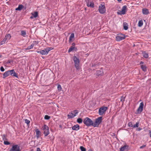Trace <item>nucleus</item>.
<instances>
[{
  "label": "nucleus",
  "mask_w": 151,
  "mask_h": 151,
  "mask_svg": "<svg viewBox=\"0 0 151 151\" xmlns=\"http://www.w3.org/2000/svg\"><path fill=\"white\" fill-rule=\"evenodd\" d=\"M83 123L87 126L89 127L93 125V121L89 118L86 117L83 121Z\"/></svg>",
  "instance_id": "f257e3e1"
},
{
  "label": "nucleus",
  "mask_w": 151,
  "mask_h": 151,
  "mask_svg": "<svg viewBox=\"0 0 151 151\" xmlns=\"http://www.w3.org/2000/svg\"><path fill=\"white\" fill-rule=\"evenodd\" d=\"M98 10L101 14H104L106 12V8L104 2H101L99 6Z\"/></svg>",
  "instance_id": "f03ea898"
},
{
  "label": "nucleus",
  "mask_w": 151,
  "mask_h": 151,
  "mask_svg": "<svg viewBox=\"0 0 151 151\" xmlns=\"http://www.w3.org/2000/svg\"><path fill=\"white\" fill-rule=\"evenodd\" d=\"M73 60L74 62L76 70H79L80 69L79 67V60L77 57L75 56L73 57Z\"/></svg>",
  "instance_id": "7ed1b4c3"
},
{
  "label": "nucleus",
  "mask_w": 151,
  "mask_h": 151,
  "mask_svg": "<svg viewBox=\"0 0 151 151\" xmlns=\"http://www.w3.org/2000/svg\"><path fill=\"white\" fill-rule=\"evenodd\" d=\"M102 118V117L100 116L96 119L94 123L93 122V126L94 127H98L101 122Z\"/></svg>",
  "instance_id": "20e7f679"
},
{
  "label": "nucleus",
  "mask_w": 151,
  "mask_h": 151,
  "mask_svg": "<svg viewBox=\"0 0 151 151\" xmlns=\"http://www.w3.org/2000/svg\"><path fill=\"white\" fill-rule=\"evenodd\" d=\"M50 50V48L47 47L46 48L44 49L43 50L38 51L37 52L38 53H40L42 55H47L48 53L49 52Z\"/></svg>",
  "instance_id": "39448f33"
},
{
  "label": "nucleus",
  "mask_w": 151,
  "mask_h": 151,
  "mask_svg": "<svg viewBox=\"0 0 151 151\" xmlns=\"http://www.w3.org/2000/svg\"><path fill=\"white\" fill-rule=\"evenodd\" d=\"M42 129L44 131V134L45 137L47 136L50 133L49 127L45 124H44L42 127Z\"/></svg>",
  "instance_id": "423d86ee"
},
{
  "label": "nucleus",
  "mask_w": 151,
  "mask_h": 151,
  "mask_svg": "<svg viewBox=\"0 0 151 151\" xmlns=\"http://www.w3.org/2000/svg\"><path fill=\"white\" fill-rule=\"evenodd\" d=\"M9 151H21L20 146L18 145H13Z\"/></svg>",
  "instance_id": "0eeeda50"
},
{
  "label": "nucleus",
  "mask_w": 151,
  "mask_h": 151,
  "mask_svg": "<svg viewBox=\"0 0 151 151\" xmlns=\"http://www.w3.org/2000/svg\"><path fill=\"white\" fill-rule=\"evenodd\" d=\"M107 109V107H102L100 108L99 111V115H102L106 111Z\"/></svg>",
  "instance_id": "6e6552de"
},
{
  "label": "nucleus",
  "mask_w": 151,
  "mask_h": 151,
  "mask_svg": "<svg viewBox=\"0 0 151 151\" xmlns=\"http://www.w3.org/2000/svg\"><path fill=\"white\" fill-rule=\"evenodd\" d=\"M144 107V104L143 102H141L139 106L137 109V111L138 114H140L142 111Z\"/></svg>",
  "instance_id": "1a4fd4ad"
},
{
  "label": "nucleus",
  "mask_w": 151,
  "mask_h": 151,
  "mask_svg": "<svg viewBox=\"0 0 151 151\" xmlns=\"http://www.w3.org/2000/svg\"><path fill=\"white\" fill-rule=\"evenodd\" d=\"M125 38V36L124 35L121 34L116 37V40L117 41H120L122 40Z\"/></svg>",
  "instance_id": "9d476101"
},
{
  "label": "nucleus",
  "mask_w": 151,
  "mask_h": 151,
  "mask_svg": "<svg viewBox=\"0 0 151 151\" xmlns=\"http://www.w3.org/2000/svg\"><path fill=\"white\" fill-rule=\"evenodd\" d=\"M127 9V6L126 5L123 6L122 9L121 11H120V13H119L118 12L117 13L120 14H124L126 13Z\"/></svg>",
  "instance_id": "9b49d317"
},
{
  "label": "nucleus",
  "mask_w": 151,
  "mask_h": 151,
  "mask_svg": "<svg viewBox=\"0 0 151 151\" xmlns=\"http://www.w3.org/2000/svg\"><path fill=\"white\" fill-rule=\"evenodd\" d=\"M128 126L129 127L133 128L138 127L139 126V122H137L135 124L133 125L132 122H130L128 124Z\"/></svg>",
  "instance_id": "f8f14e48"
},
{
  "label": "nucleus",
  "mask_w": 151,
  "mask_h": 151,
  "mask_svg": "<svg viewBox=\"0 0 151 151\" xmlns=\"http://www.w3.org/2000/svg\"><path fill=\"white\" fill-rule=\"evenodd\" d=\"M11 70H8L7 71H6L3 75V78H5L6 77H7L8 76L11 75Z\"/></svg>",
  "instance_id": "ddd939ff"
},
{
  "label": "nucleus",
  "mask_w": 151,
  "mask_h": 151,
  "mask_svg": "<svg viewBox=\"0 0 151 151\" xmlns=\"http://www.w3.org/2000/svg\"><path fill=\"white\" fill-rule=\"evenodd\" d=\"M86 4L87 5L88 7H90L92 8H93L94 7V3L92 1H87Z\"/></svg>",
  "instance_id": "4468645a"
},
{
  "label": "nucleus",
  "mask_w": 151,
  "mask_h": 151,
  "mask_svg": "<svg viewBox=\"0 0 151 151\" xmlns=\"http://www.w3.org/2000/svg\"><path fill=\"white\" fill-rule=\"evenodd\" d=\"M35 131L36 133V137L38 139L41 136V132L38 129H35Z\"/></svg>",
  "instance_id": "2eb2a0df"
},
{
  "label": "nucleus",
  "mask_w": 151,
  "mask_h": 151,
  "mask_svg": "<svg viewBox=\"0 0 151 151\" xmlns=\"http://www.w3.org/2000/svg\"><path fill=\"white\" fill-rule=\"evenodd\" d=\"M128 146L127 145H124L120 148V151H127L128 150Z\"/></svg>",
  "instance_id": "dca6fc26"
},
{
  "label": "nucleus",
  "mask_w": 151,
  "mask_h": 151,
  "mask_svg": "<svg viewBox=\"0 0 151 151\" xmlns=\"http://www.w3.org/2000/svg\"><path fill=\"white\" fill-rule=\"evenodd\" d=\"M11 75L12 76H14L16 78H18V76L17 74L16 73L14 70L13 69L11 70Z\"/></svg>",
  "instance_id": "f3484780"
},
{
  "label": "nucleus",
  "mask_w": 151,
  "mask_h": 151,
  "mask_svg": "<svg viewBox=\"0 0 151 151\" xmlns=\"http://www.w3.org/2000/svg\"><path fill=\"white\" fill-rule=\"evenodd\" d=\"M142 13L143 14L145 15H147L149 13L148 10L146 8L142 9Z\"/></svg>",
  "instance_id": "a211bd4d"
},
{
  "label": "nucleus",
  "mask_w": 151,
  "mask_h": 151,
  "mask_svg": "<svg viewBox=\"0 0 151 151\" xmlns=\"http://www.w3.org/2000/svg\"><path fill=\"white\" fill-rule=\"evenodd\" d=\"M72 130L77 131L79 129V125L78 124H76L73 126L72 127Z\"/></svg>",
  "instance_id": "6ab92c4d"
},
{
  "label": "nucleus",
  "mask_w": 151,
  "mask_h": 151,
  "mask_svg": "<svg viewBox=\"0 0 151 151\" xmlns=\"http://www.w3.org/2000/svg\"><path fill=\"white\" fill-rule=\"evenodd\" d=\"M73 50L76 51L77 50V47H73L71 46L68 49V52H70Z\"/></svg>",
  "instance_id": "aec40b11"
},
{
  "label": "nucleus",
  "mask_w": 151,
  "mask_h": 151,
  "mask_svg": "<svg viewBox=\"0 0 151 151\" xmlns=\"http://www.w3.org/2000/svg\"><path fill=\"white\" fill-rule=\"evenodd\" d=\"M67 116L68 118L69 119H72L75 116V115L73 113H69L68 114Z\"/></svg>",
  "instance_id": "412c9836"
},
{
  "label": "nucleus",
  "mask_w": 151,
  "mask_h": 151,
  "mask_svg": "<svg viewBox=\"0 0 151 151\" xmlns=\"http://www.w3.org/2000/svg\"><path fill=\"white\" fill-rule=\"evenodd\" d=\"M124 29L125 30H127L128 28V25L126 22H124L123 23Z\"/></svg>",
  "instance_id": "4be33fe9"
},
{
  "label": "nucleus",
  "mask_w": 151,
  "mask_h": 151,
  "mask_svg": "<svg viewBox=\"0 0 151 151\" xmlns=\"http://www.w3.org/2000/svg\"><path fill=\"white\" fill-rule=\"evenodd\" d=\"M23 8V6L22 5H19L18 7L15 9V10L16 11L19 10L20 11Z\"/></svg>",
  "instance_id": "5701e85b"
},
{
  "label": "nucleus",
  "mask_w": 151,
  "mask_h": 151,
  "mask_svg": "<svg viewBox=\"0 0 151 151\" xmlns=\"http://www.w3.org/2000/svg\"><path fill=\"white\" fill-rule=\"evenodd\" d=\"M141 68L142 70L144 72H145L147 70V67L145 65H141Z\"/></svg>",
  "instance_id": "b1692460"
},
{
  "label": "nucleus",
  "mask_w": 151,
  "mask_h": 151,
  "mask_svg": "<svg viewBox=\"0 0 151 151\" xmlns=\"http://www.w3.org/2000/svg\"><path fill=\"white\" fill-rule=\"evenodd\" d=\"M103 73L102 71L99 70H97L96 71V75L98 76L102 75H103Z\"/></svg>",
  "instance_id": "393cba45"
},
{
  "label": "nucleus",
  "mask_w": 151,
  "mask_h": 151,
  "mask_svg": "<svg viewBox=\"0 0 151 151\" xmlns=\"http://www.w3.org/2000/svg\"><path fill=\"white\" fill-rule=\"evenodd\" d=\"M74 37V34L73 33H72L69 38V42H70L72 40V39Z\"/></svg>",
  "instance_id": "a878e982"
},
{
  "label": "nucleus",
  "mask_w": 151,
  "mask_h": 151,
  "mask_svg": "<svg viewBox=\"0 0 151 151\" xmlns=\"http://www.w3.org/2000/svg\"><path fill=\"white\" fill-rule=\"evenodd\" d=\"M34 46V44H32L30 46H28L27 48H25V50H30Z\"/></svg>",
  "instance_id": "bb28decb"
},
{
  "label": "nucleus",
  "mask_w": 151,
  "mask_h": 151,
  "mask_svg": "<svg viewBox=\"0 0 151 151\" xmlns=\"http://www.w3.org/2000/svg\"><path fill=\"white\" fill-rule=\"evenodd\" d=\"M32 14L34 17L36 18L38 16V12H35L33 13H32Z\"/></svg>",
  "instance_id": "cd10ccee"
},
{
  "label": "nucleus",
  "mask_w": 151,
  "mask_h": 151,
  "mask_svg": "<svg viewBox=\"0 0 151 151\" xmlns=\"http://www.w3.org/2000/svg\"><path fill=\"white\" fill-rule=\"evenodd\" d=\"M143 24V22L142 20L139 21L138 23V26L139 27H141Z\"/></svg>",
  "instance_id": "c85d7f7f"
},
{
  "label": "nucleus",
  "mask_w": 151,
  "mask_h": 151,
  "mask_svg": "<svg viewBox=\"0 0 151 151\" xmlns=\"http://www.w3.org/2000/svg\"><path fill=\"white\" fill-rule=\"evenodd\" d=\"M21 35L23 37H25L26 35V32L24 30H22L21 32Z\"/></svg>",
  "instance_id": "c756f323"
},
{
  "label": "nucleus",
  "mask_w": 151,
  "mask_h": 151,
  "mask_svg": "<svg viewBox=\"0 0 151 151\" xmlns=\"http://www.w3.org/2000/svg\"><path fill=\"white\" fill-rule=\"evenodd\" d=\"M143 57L145 58H147L148 57V53H147L145 52H144L143 53Z\"/></svg>",
  "instance_id": "7c9ffc66"
},
{
  "label": "nucleus",
  "mask_w": 151,
  "mask_h": 151,
  "mask_svg": "<svg viewBox=\"0 0 151 151\" xmlns=\"http://www.w3.org/2000/svg\"><path fill=\"white\" fill-rule=\"evenodd\" d=\"M77 122L78 123L81 124L82 122V120L81 118H78L77 119Z\"/></svg>",
  "instance_id": "2f4dec72"
},
{
  "label": "nucleus",
  "mask_w": 151,
  "mask_h": 151,
  "mask_svg": "<svg viewBox=\"0 0 151 151\" xmlns=\"http://www.w3.org/2000/svg\"><path fill=\"white\" fill-rule=\"evenodd\" d=\"M11 37V36L9 34H8L6 35L5 36V38H6V40L7 39L9 40L10 39Z\"/></svg>",
  "instance_id": "473e14b6"
},
{
  "label": "nucleus",
  "mask_w": 151,
  "mask_h": 151,
  "mask_svg": "<svg viewBox=\"0 0 151 151\" xmlns=\"http://www.w3.org/2000/svg\"><path fill=\"white\" fill-rule=\"evenodd\" d=\"M6 38H4V39L2 41L0 42V45H3V44H4L5 43V42H6Z\"/></svg>",
  "instance_id": "72a5a7b5"
},
{
  "label": "nucleus",
  "mask_w": 151,
  "mask_h": 151,
  "mask_svg": "<svg viewBox=\"0 0 151 151\" xmlns=\"http://www.w3.org/2000/svg\"><path fill=\"white\" fill-rule=\"evenodd\" d=\"M73 112L74 114L76 116V115L78 113V111L77 110H75L73 111Z\"/></svg>",
  "instance_id": "f704fd0d"
},
{
  "label": "nucleus",
  "mask_w": 151,
  "mask_h": 151,
  "mask_svg": "<svg viewBox=\"0 0 151 151\" xmlns=\"http://www.w3.org/2000/svg\"><path fill=\"white\" fill-rule=\"evenodd\" d=\"M80 149L81 151H86V149L85 148L82 146L80 147Z\"/></svg>",
  "instance_id": "c9c22d12"
},
{
  "label": "nucleus",
  "mask_w": 151,
  "mask_h": 151,
  "mask_svg": "<svg viewBox=\"0 0 151 151\" xmlns=\"http://www.w3.org/2000/svg\"><path fill=\"white\" fill-rule=\"evenodd\" d=\"M57 88H58V90L59 91H60L61 90L62 87H61V85L60 84H59Z\"/></svg>",
  "instance_id": "e433bc0d"
},
{
  "label": "nucleus",
  "mask_w": 151,
  "mask_h": 151,
  "mask_svg": "<svg viewBox=\"0 0 151 151\" xmlns=\"http://www.w3.org/2000/svg\"><path fill=\"white\" fill-rule=\"evenodd\" d=\"M125 100V97L122 96L120 98V101L122 102H123Z\"/></svg>",
  "instance_id": "4c0bfd02"
},
{
  "label": "nucleus",
  "mask_w": 151,
  "mask_h": 151,
  "mask_svg": "<svg viewBox=\"0 0 151 151\" xmlns=\"http://www.w3.org/2000/svg\"><path fill=\"white\" fill-rule=\"evenodd\" d=\"M50 117L47 115H46L45 116L44 118L46 120L49 119H50Z\"/></svg>",
  "instance_id": "58836bf2"
},
{
  "label": "nucleus",
  "mask_w": 151,
  "mask_h": 151,
  "mask_svg": "<svg viewBox=\"0 0 151 151\" xmlns=\"http://www.w3.org/2000/svg\"><path fill=\"white\" fill-rule=\"evenodd\" d=\"M4 144L5 145H9L10 143L7 141H4Z\"/></svg>",
  "instance_id": "ea45409f"
},
{
  "label": "nucleus",
  "mask_w": 151,
  "mask_h": 151,
  "mask_svg": "<svg viewBox=\"0 0 151 151\" xmlns=\"http://www.w3.org/2000/svg\"><path fill=\"white\" fill-rule=\"evenodd\" d=\"M30 122L29 120L27 119H25V123H26L27 124H29L30 123Z\"/></svg>",
  "instance_id": "a19ab883"
},
{
  "label": "nucleus",
  "mask_w": 151,
  "mask_h": 151,
  "mask_svg": "<svg viewBox=\"0 0 151 151\" xmlns=\"http://www.w3.org/2000/svg\"><path fill=\"white\" fill-rule=\"evenodd\" d=\"M0 70L1 72H4L5 70V69L3 66L1 67Z\"/></svg>",
  "instance_id": "79ce46f5"
},
{
  "label": "nucleus",
  "mask_w": 151,
  "mask_h": 151,
  "mask_svg": "<svg viewBox=\"0 0 151 151\" xmlns=\"http://www.w3.org/2000/svg\"><path fill=\"white\" fill-rule=\"evenodd\" d=\"M39 43V42L38 41H35L33 42V43L32 44H34V45H37Z\"/></svg>",
  "instance_id": "37998d69"
},
{
  "label": "nucleus",
  "mask_w": 151,
  "mask_h": 151,
  "mask_svg": "<svg viewBox=\"0 0 151 151\" xmlns=\"http://www.w3.org/2000/svg\"><path fill=\"white\" fill-rule=\"evenodd\" d=\"M146 145H142L140 147V148L142 149V148L145 147H146Z\"/></svg>",
  "instance_id": "c03bdc74"
},
{
  "label": "nucleus",
  "mask_w": 151,
  "mask_h": 151,
  "mask_svg": "<svg viewBox=\"0 0 151 151\" xmlns=\"http://www.w3.org/2000/svg\"><path fill=\"white\" fill-rule=\"evenodd\" d=\"M149 132L150 137L151 138V131L150 130H149Z\"/></svg>",
  "instance_id": "a18cd8bd"
},
{
  "label": "nucleus",
  "mask_w": 151,
  "mask_h": 151,
  "mask_svg": "<svg viewBox=\"0 0 151 151\" xmlns=\"http://www.w3.org/2000/svg\"><path fill=\"white\" fill-rule=\"evenodd\" d=\"M37 151H41V150L39 148L37 147Z\"/></svg>",
  "instance_id": "49530a36"
},
{
  "label": "nucleus",
  "mask_w": 151,
  "mask_h": 151,
  "mask_svg": "<svg viewBox=\"0 0 151 151\" xmlns=\"http://www.w3.org/2000/svg\"><path fill=\"white\" fill-rule=\"evenodd\" d=\"M96 65V64H92L91 65V66L92 67H94Z\"/></svg>",
  "instance_id": "de8ad7c7"
},
{
  "label": "nucleus",
  "mask_w": 151,
  "mask_h": 151,
  "mask_svg": "<svg viewBox=\"0 0 151 151\" xmlns=\"http://www.w3.org/2000/svg\"><path fill=\"white\" fill-rule=\"evenodd\" d=\"M141 129L140 128H138L137 129V130L138 131H140L141 130Z\"/></svg>",
  "instance_id": "09e8293b"
},
{
  "label": "nucleus",
  "mask_w": 151,
  "mask_h": 151,
  "mask_svg": "<svg viewBox=\"0 0 151 151\" xmlns=\"http://www.w3.org/2000/svg\"><path fill=\"white\" fill-rule=\"evenodd\" d=\"M75 44L74 43H73L72 44V46H73V47H75Z\"/></svg>",
  "instance_id": "8fccbe9b"
},
{
  "label": "nucleus",
  "mask_w": 151,
  "mask_h": 151,
  "mask_svg": "<svg viewBox=\"0 0 151 151\" xmlns=\"http://www.w3.org/2000/svg\"><path fill=\"white\" fill-rule=\"evenodd\" d=\"M33 17V16L32 15V16L30 17V18L31 19H32Z\"/></svg>",
  "instance_id": "3c124183"
},
{
  "label": "nucleus",
  "mask_w": 151,
  "mask_h": 151,
  "mask_svg": "<svg viewBox=\"0 0 151 151\" xmlns=\"http://www.w3.org/2000/svg\"><path fill=\"white\" fill-rule=\"evenodd\" d=\"M61 142H62V143H63V144H64V140H62V141H61Z\"/></svg>",
  "instance_id": "603ef678"
},
{
  "label": "nucleus",
  "mask_w": 151,
  "mask_h": 151,
  "mask_svg": "<svg viewBox=\"0 0 151 151\" xmlns=\"http://www.w3.org/2000/svg\"><path fill=\"white\" fill-rule=\"evenodd\" d=\"M143 63H144L142 61H141L140 62V64H143Z\"/></svg>",
  "instance_id": "864d4df0"
},
{
  "label": "nucleus",
  "mask_w": 151,
  "mask_h": 151,
  "mask_svg": "<svg viewBox=\"0 0 151 151\" xmlns=\"http://www.w3.org/2000/svg\"><path fill=\"white\" fill-rule=\"evenodd\" d=\"M59 127L60 128H62V126L61 125H59Z\"/></svg>",
  "instance_id": "5fc2aeb1"
},
{
  "label": "nucleus",
  "mask_w": 151,
  "mask_h": 151,
  "mask_svg": "<svg viewBox=\"0 0 151 151\" xmlns=\"http://www.w3.org/2000/svg\"><path fill=\"white\" fill-rule=\"evenodd\" d=\"M88 151H93L91 149H89L88 150Z\"/></svg>",
  "instance_id": "6e6d98bb"
},
{
  "label": "nucleus",
  "mask_w": 151,
  "mask_h": 151,
  "mask_svg": "<svg viewBox=\"0 0 151 151\" xmlns=\"http://www.w3.org/2000/svg\"><path fill=\"white\" fill-rule=\"evenodd\" d=\"M135 46V44H134V45H133V47H134V46Z\"/></svg>",
  "instance_id": "4d7b16f0"
},
{
  "label": "nucleus",
  "mask_w": 151,
  "mask_h": 151,
  "mask_svg": "<svg viewBox=\"0 0 151 151\" xmlns=\"http://www.w3.org/2000/svg\"><path fill=\"white\" fill-rule=\"evenodd\" d=\"M119 2H120V1H120V0H119V1H118Z\"/></svg>",
  "instance_id": "13d9d810"
},
{
  "label": "nucleus",
  "mask_w": 151,
  "mask_h": 151,
  "mask_svg": "<svg viewBox=\"0 0 151 151\" xmlns=\"http://www.w3.org/2000/svg\"><path fill=\"white\" fill-rule=\"evenodd\" d=\"M1 57V55H0V58Z\"/></svg>",
  "instance_id": "bf43d9fd"
},
{
  "label": "nucleus",
  "mask_w": 151,
  "mask_h": 151,
  "mask_svg": "<svg viewBox=\"0 0 151 151\" xmlns=\"http://www.w3.org/2000/svg\"><path fill=\"white\" fill-rule=\"evenodd\" d=\"M3 136H4V137H5V135H3Z\"/></svg>",
  "instance_id": "052dcab7"
}]
</instances>
